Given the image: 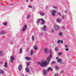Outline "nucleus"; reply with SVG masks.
I'll return each mask as SVG.
<instances>
[{
  "label": "nucleus",
  "mask_w": 76,
  "mask_h": 76,
  "mask_svg": "<svg viewBox=\"0 0 76 76\" xmlns=\"http://www.w3.org/2000/svg\"><path fill=\"white\" fill-rule=\"evenodd\" d=\"M46 27V26H43V30L44 31H46V29H45V28Z\"/></svg>",
  "instance_id": "nucleus-22"
},
{
  "label": "nucleus",
  "mask_w": 76,
  "mask_h": 76,
  "mask_svg": "<svg viewBox=\"0 0 76 76\" xmlns=\"http://www.w3.org/2000/svg\"><path fill=\"white\" fill-rule=\"evenodd\" d=\"M40 13L41 14V15H42V16H44V13L43 12H41Z\"/></svg>",
  "instance_id": "nucleus-25"
},
{
  "label": "nucleus",
  "mask_w": 76,
  "mask_h": 76,
  "mask_svg": "<svg viewBox=\"0 0 76 76\" xmlns=\"http://www.w3.org/2000/svg\"><path fill=\"white\" fill-rule=\"evenodd\" d=\"M65 12L66 13V11H65Z\"/></svg>",
  "instance_id": "nucleus-52"
},
{
  "label": "nucleus",
  "mask_w": 76,
  "mask_h": 76,
  "mask_svg": "<svg viewBox=\"0 0 76 76\" xmlns=\"http://www.w3.org/2000/svg\"><path fill=\"white\" fill-rule=\"evenodd\" d=\"M58 76V74L56 73L55 74H54V76Z\"/></svg>",
  "instance_id": "nucleus-35"
},
{
  "label": "nucleus",
  "mask_w": 76,
  "mask_h": 76,
  "mask_svg": "<svg viewBox=\"0 0 76 76\" xmlns=\"http://www.w3.org/2000/svg\"><path fill=\"white\" fill-rule=\"evenodd\" d=\"M53 7L54 8V9H56L57 8V7H56L54 6H53Z\"/></svg>",
  "instance_id": "nucleus-38"
},
{
  "label": "nucleus",
  "mask_w": 76,
  "mask_h": 76,
  "mask_svg": "<svg viewBox=\"0 0 76 76\" xmlns=\"http://www.w3.org/2000/svg\"><path fill=\"white\" fill-rule=\"evenodd\" d=\"M38 64L40 65L42 67H45V66H47L48 64V62L47 61H44V60H42V62H39L38 63Z\"/></svg>",
  "instance_id": "nucleus-1"
},
{
  "label": "nucleus",
  "mask_w": 76,
  "mask_h": 76,
  "mask_svg": "<svg viewBox=\"0 0 76 76\" xmlns=\"http://www.w3.org/2000/svg\"><path fill=\"white\" fill-rule=\"evenodd\" d=\"M25 70L26 72H27L28 73V72H30V70L29 69V68L28 67H26L25 69Z\"/></svg>",
  "instance_id": "nucleus-7"
},
{
  "label": "nucleus",
  "mask_w": 76,
  "mask_h": 76,
  "mask_svg": "<svg viewBox=\"0 0 76 76\" xmlns=\"http://www.w3.org/2000/svg\"><path fill=\"white\" fill-rule=\"evenodd\" d=\"M41 20L42 21V24L43 25V24H44L45 23V21H44V19L43 18H42L41 19Z\"/></svg>",
  "instance_id": "nucleus-12"
},
{
  "label": "nucleus",
  "mask_w": 76,
  "mask_h": 76,
  "mask_svg": "<svg viewBox=\"0 0 76 76\" xmlns=\"http://www.w3.org/2000/svg\"><path fill=\"white\" fill-rule=\"evenodd\" d=\"M44 51L46 53H48V49L46 48H45L44 49Z\"/></svg>",
  "instance_id": "nucleus-13"
},
{
  "label": "nucleus",
  "mask_w": 76,
  "mask_h": 76,
  "mask_svg": "<svg viewBox=\"0 0 76 76\" xmlns=\"http://www.w3.org/2000/svg\"><path fill=\"white\" fill-rule=\"evenodd\" d=\"M56 11L55 10H53L52 11V15H53V16H54L55 15H56Z\"/></svg>",
  "instance_id": "nucleus-5"
},
{
  "label": "nucleus",
  "mask_w": 76,
  "mask_h": 76,
  "mask_svg": "<svg viewBox=\"0 0 76 76\" xmlns=\"http://www.w3.org/2000/svg\"><path fill=\"white\" fill-rule=\"evenodd\" d=\"M58 14L60 16L61 15V14H60V12H58Z\"/></svg>",
  "instance_id": "nucleus-41"
},
{
  "label": "nucleus",
  "mask_w": 76,
  "mask_h": 76,
  "mask_svg": "<svg viewBox=\"0 0 76 76\" xmlns=\"http://www.w3.org/2000/svg\"><path fill=\"white\" fill-rule=\"evenodd\" d=\"M50 71L53 70V69L49 67L48 69V71H50Z\"/></svg>",
  "instance_id": "nucleus-15"
},
{
  "label": "nucleus",
  "mask_w": 76,
  "mask_h": 76,
  "mask_svg": "<svg viewBox=\"0 0 76 76\" xmlns=\"http://www.w3.org/2000/svg\"><path fill=\"white\" fill-rule=\"evenodd\" d=\"M61 42L62 43V44H63V41L61 40Z\"/></svg>",
  "instance_id": "nucleus-44"
},
{
  "label": "nucleus",
  "mask_w": 76,
  "mask_h": 76,
  "mask_svg": "<svg viewBox=\"0 0 76 76\" xmlns=\"http://www.w3.org/2000/svg\"><path fill=\"white\" fill-rule=\"evenodd\" d=\"M32 40H34V39H35V37H34V36L33 35L32 36Z\"/></svg>",
  "instance_id": "nucleus-29"
},
{
  "label": "nucleus",
  "mask_w": 76,
  "mask_h": 76,
  "mask_svg": "<svg viewBox=\"0 0 76 76\" xmlns=\"http://www.w3.org/2000/svg\"><path fill=\"white\" fill-rule=\"evenodd\" d=\"M10 59L11 61L13 63V60H15V59L14 58V56H12L10 58Z\"/></svg>",
  "instance_id": "nucleus-6"
},
{
  "label": "nucleus",
  "mask_w": 76,
  "mask_h": 76,
  "mask_svg": "<svg viewBox=\"0 0 76 76\" xmlns=\"http://www.w3.org/2000/svg\"><path fill=\"white\" fill-rule=\"evenodd\" d=\"M64 18V15H63L62 16V19H63Z\"/></svg>",
  "instance_id": "nucleus-42"
},
{
  "label": "nucleus",
  "mask_w": 76,
  "mask_h": 76,
  "mask_svg": "<svg viewBox=\"0 0 76 76\" xmlns=\"http://www.w3.org/2000/svg\"><path fill=\"white\" fill-rule=\"evenodd\" d=\"M27 17L28 18H30V15H28Z\"/></svg>",
  "instance_id": "nucleus-34"
},
{
  "label": "nucleus",
  "mask_w": 76,
  "mask_h": 76,
  "mask_svg": "<svg viewBox=\"0 0 76 76\" xmlns=\"http://www.w3.org/2000/svg\"><path fill=\"white\" fill-rule=\"evenodd\" d=\"M22 65H19V66L18 67V70H20L21 69H22Z\"/></svg>",
  "instance_id": "nucleus-8"
},
{
  "label": "nucleus",
  "mask_w": 76,
  "mask_h": 76,
  "mask_svg": "<svg viewBox=\"0 0 76 76\" xmlns=\"http://www.w3.org/2000/svg\"><path fill=\"white\" fill-rule=\"evenodd\" d=\"M61 54H62V53H59L58 54V56H60V55H61Z\"/></svg>",
  "instance_id": "nucleus-36"
},
{
  "label": "nucleus",
  "mask_w": 76,
  "mask_h": 76,
  "mask_svg": "<svg viewBox=\"0 0 76 76\" xmlns=\"http://www.w3.org/2000/svg\"><path fill=\"white\" fill-rule=\"evenodd\" d=\"M22 52V49L21 48L20 49V54H21Z\"/></svg>",
  "instance_id": "nucleus-31"
},
{
  "label": "nucleus",
  "mask_w": 76,
  "mask_h": 76,
  "mask_svg": "<svg viewBox=\"0 0 76 76\" xmlns=\"http://www.w3.org/2000/svg\"><path fill=\"white\" fill-rule=\"evenodd\" d=\"M28 7H30V8H32V6H30V5L28 6Z\"/></svg>",
  "instance_id": "nucleus-46"
},
{
  "label": "nucleus",
  "mask_w": 76,
  "mask_h": 76,
  "mask_svg": "<svg viewBox=\"0 0 76 76\" xmlns=\"http://www.w3.org/2000/svg\"><path fill=\"white\" fill-rule=\"evenodd\" d=\"M62 29H65V27H64V26H62Z\"/></svg>",
  "instance_id": "nucleus-40"
},
{
  "label": "nucleus",
  "mask_w": 76,
  "mask_h": 76,
  "mask_svg": "<svg viewBox=\"0 0 76 76\" xmlns=\"http://www.w3.org/2000/svg\"><path fill=\"white\" fill-rule=\"evenodd\" d=\"M55 69H59L58 66H55Z\"/></svg>",
  "instance_id": "nucleus-24"
},
{
  "label": "nucleus",
  "mask_w": 76,
  "mask_h": 76,
  "mask_svg": "<svg viewBox=\"0 0 76 76\" xmlns=\"http://www.w3.org/2000/svg\"><path fill=\"white\" fill-rule=\"evenodd\" d=\"M13 4H11V5H13Z\"/></svg>",
  "instance_id": "nucleus-50"
},
{
  "label": "nucleus",
  "mask_w": 76,
  "mask_h": 76,
  "mask_svg": "<svg viewBox=\"0 0 76 76\" xmlns=\"http://www.w3.org/2000/svg\"><path fill=\"white\" fill-rule=\"evenodd\" d=\"M58 58H58V57H57L56 58V59H57V60H58V59H59Z\"/></svg>",
  "instance_id": "nucleus-45"
},
{
  "label": "nucleus",
  "mask_w": 76,
  "mask_h": 76,
  "mask_svg": "<svg viewBox=\"0 0 76 76\" xmlns=\"http://www.w3.org/2000/svg\"><path fill=\"white\" fill-rule=\"evenodd\" d=\"M2 61H1L0 62V64H2Z\"/></svg>",
  "instance_id": "nucleus-48"
},
{
  "label": "nucleus",
  "mask_w": 76,
  "mask_h": 76,
  "mask_svg": "<svg viewBox=\"0 0 76 76\" xmlns=\"http://www.w3.org/2000/svg\"><path fill=\"white\" fill-rule=\"evenodd\" d=\"M31 0V1H32V0Z\"/></svg>",
  "instance_id": "nucleus-51"
},
{
  "label": "nucleus",
  "mask_w": 76,
  "mask_h": 76,
  "mask_svg": "<svg viewBox=\"0 0 76 76\" xmlns=\"http://www.w3.org/2000/svg\"><path fill=\"white\" fill-rule=\"evenodd\" d=\"M58 35L59 36H62L63 34L61 32L59 33Z\"/></svg>",
  "instance_id": "nucleus-23"
},
{
  "label": "nucleus",
  "mask_w": 76,
  "mask_h": 76,
  "mask_svg": "<svg viewBox=\"0 0 76 76\" xmlns=\"http://www.w3.org/2000/svg\"><path fill=\"white\" fill-rule=\"evenodd\" d=\"M54 28H55L56 31H58V30L60 29V27L59 26H54Z\"/></svg>",
  "instance_id": "nucleus-3"
},
{
  "label": "nucleus",
  "mask_w": 76,
  "mask_h": 76,
  "mask_svg": "<svg viewBox=\"0 0 76 76\" xmlns=\"http://www.w3.org/2000/svg\"><path fill=\"white\" fill-rule=\"evenodd\" d=\"M56 63V62L55 61H52L51 62V64H55V63Z\"/></svg>",
  "instance_id": "nucleus-28"
},
{
  "label": "nucleus",
  "mask_w": 76,
  "mask_h": 76,
  "mask_svg": "<svg viewBox=\"0 0 76 76\" xmlns=\"http://www.w3.org/2000/svg\"><path fill=\"white\" fill-rule=\"evenodd\" d=\"M40 20H41V19H40V18H39L37 20V23H39Z\"/></svg>",
  "instance_id": "nucleus-21"
},
{
  "label": "nucleus",
  "mask_w": 76,
  "mask_h": 76,
  "mask_svg": "<svg viewBox=\"0 0 76 76\" xmlns=\"http://www.w3.org/2000/svg\"><path fill=\"white\" fill-rule=\"evenodd\" d=\"M51 31H52V32H54V30H51Z\"/></svg>",
  "instance_id": "nucleus-37"
},
{
  "label": "nucleus",
  "mask_w": 76,
  "mask_h": 76,
  "mask_svg": "<svg viewBox=\"0 0 76 76\" xmlns=\"http://www.w3.org/2000/svg\"><path fill=\"white\" fill-rule=\"evenodd\" d=\"M69 50L68 48L65 49V50H66V51H69Z\"/></svg>",
  "instance_id": "nucleus-43"
},
{
  "label": "nucleus",
  "mask_w": 76,
  "mask_h": 76,
  "mask_svg": "<svg viewBox=\"0 0 76 76\" xmlns=\"http://www.w3.org/2000/svg\"><path fill=\"white\" fill-rule=\"evenodd\" d=\"M4 73V72L3 70L0 69V73Z\"/></svg>",
  "instance_id": "nucleus-16"
},
{
  "label": "nucleus",
  "mask_w": 76,
  "mask_h": 76,
  "mask_svg": "<svg viewBox=\"0 0 76 76\" xmlns=\"http://www.w3.org/2000/svg\"><path fill=\"white\" fill-rule=\"evenodd\" d=\"M0 34H5V32L4 31H1L0 33Z\"/></svg>",
  "instance_id": "nucleus-18"
},
{
  "label": "nucleus",
  "mask_w": 76,
  "mask_h": 76,
  "mask_svg": "<svg viewBox=\"0 0 76 76\" xmlns=\"http://www.w3.org/2000/svg\"><path fill=\"white\" fill-rule=\"evenodd\" d=\"M47 72H48V71H45V69L43 70V74L44 75H47Z\"/></svg>",
  "instance_id": "nucleus-9"
},
{
  "label": "nucleus",
  "mask_w": 76,
  "mask_h": 76,
  "mask_svg": "<svg viewBox=\"0 0 76 76\" xmlns=\"http://www.w3.org/2000/svg\"><path fill=\"white\" fill-rule=\"evenodd\" d=\"M30 64H31V62H28L27 63V66H29V65H30Z\"/></svg>",
  "instance_id": "nucleus-20"
},
{
  "label": "nucleus",
  "mask_w": 76,
  "mask_h": 76,
  "mask_svg": "<svg viewBox=\"0 0 76 76\" xmlns=\"http://www.w3.org/2000/svg\"><path fill=\"white\" fill-rule=\"evenodd\" d=\"M27 28V26L25 25L24 26L22 30V31H25V30Z\"/></svg>",
  "instance_id": "nucleus-4"
},
{
  "label": "nucleus",
  "mask_w": 76,
  "mask_h": 76,
  "mask_svg": "<svg viewBox=\"0 0 76 76\" xmlns=\"http://www.w3.org/2000/svg\"><path fill=\"white\" fill-rule=\"evenodd\" d=\"M61 59L59 58L58 61V63H59V62H61Z\"/></svg>",
  "instance_id": "nucleus-19"
},
{
  "label": "nucleus",
  "mask_w": 76,
  "mask_h": 76,
  "mask_svg": "<svg viewBox=\"0 0 76 76\" xmlns=\"http://www.w3.org/2000/svg\"><path fill=\"white\" fill-rule=\"evenodd\" d=\"M26 60H31V58L29 57H26Z\"/></svg>",
  "instance_id": "nucleus-11"
},
{
  "label": "nucleus",
  "mask_w": 76,
  "mask_h": 76,
  "mask_svg": "<svg viewBox=\"0 0 76 76\" xmlns=\"http://www.w3.org/2000/svg\"><path fill=\"white\" fill-rule=\"evenodd\" d=\"M38 48H37L36 47H34V49L35 50H38Z\"/></svg>",
  "instance_id": "nucleus-27"
},
{
  "label": "nucleus",
  "mask_w": 76,
  "mask_h": 76,
  "mask_svg": "<svg viewBox=\"0 0 76 76\" xmlns=\"http://www.w3.org/2000/svg\"><path fill=\"white\" fill-rule=\"evenodd\" d=\"M55 50L56 51H58V48H55Z\"/></svg>",
  "instance_id": "nucleus-33"
},
{
  "label": "nucleus",
  "mask_w": 76,
  "mask_h": 76,
  "mask_svg": "<svg viewBox=\"0 0 76 76\" xmlns=\"http://www.w3.org/2000/svg\"><path fill=\"white\" fill-rule=\"evenodd\" d=\"M65 47H66V48H68V45H65Z\"/></svg>",
  "instance_id": "nucleus-39"
},
{
  "label": "nucleus",
  "mask_w": 76,
  "mask_h": 76,
  "mask_svg": "<svg viewBox=\"0 0 76 76\" xmlns=\"http://www.w3.org/2000/svg\"><path fill=\"white\" fill-rule=\"evenodd\" d=\"M56 21L57 22H60L61 21V20L60 19H56Z\"/></svg>",
  "instance_id": "nucleus-14"
},
{
  "label": "nucleus",
  "mask_w": 76,
  "mask_h": 76,
  "mask_svg": "<svg viewBox=\"0 0 76 76\" xmlns=\"http://www.w3.org/2000/svg\"><path fill=\"white\" fill-rule=\"evenodd\" d=\"M64 64V63H63V62H61V63L60 64Z\"/></svg>",
  "instance_id": "nucleus-47"
},
{
  "label": "nucleus",
  "mask_w": 76,
  "mask_h": 76,
  "mask_svg": "<svg viewBox=\"0 0 76 76\" xmlns=\"http://www.w3.org/2000/svg\"><path fill=\"white\" fill-rule=\"evenodd\" d=\"M30 52V56H32V55L34 54V52L33 50H31Z\"/></svg>",
  "instance_id": "nucleus-10"
},
{
  "label": "nucleus",
  "mask_w": 76,
  "mask_h": 76,
  "mask_svg": "<svg viewBox=\"0 0 76 76\" xmlns=\"http://www.w3.org/2000/svg\"><path fill=\"white\" fill-rule=\"evenodd\" d=\"M26 2H28V1L26 0Z\"/></svg>",
  "instance_id": "nucleus-49"
},
{
  "label": "nucleus",
  "mask_w": 76,
  "mask_h": 76,
  "mask_svg": "<svg viewBox=\"0 0 76 76\" xmlns=\"http://www.w3.org/2000/svg\"><path fill=\"white\" fill-rule=\"evenodd\" d=\"M60 42H61V40H58L57 42L58 44H60Z\"/></svg>",
  "instance_id": "nucleus-30"
},
{
  "label": "nucleus",
  "mask_w": 76,
  "mask_h": 76,
  "mask_svg": "<svg viewBox=\"0 0 76 76\" xmlns=\"http://www.w3.org/2000/svg\"><path fill=\"white\" fill-rule=\"evenodd\" d=\"M52 56H53V55H52V54L51 53L50 54V55L47 58V59L48 61L49 62L50 61V59L52 58Z\"/></svg>",
  "instance_id": "nucleus-2"
},
{
  "label": "nucleus",
  "mask_w": 76,
  "mask_h": 76,
  "mask_svg": "<svg viewBox=\"0 0 76 76\" xmlns=\"http://www.w3.org/2000/svg\"><path fill=\"white\" fill-rule=\"evenodd\" d=\"M7 23H3V25H5V26H6V25H7Z\"/></svg>",
  "instance_id": "nucleus-32"
},
{
  "label": "nucleus",
  "mask_w": 76,
  "mask_h": 76,
  "mask_svg": "<svg viewBox=\"0 0 76 76\" xmlns=\"http://www.w3.org/2000/svg\"><path fill=\"white\" fill-rule=\"evenodd\" d=\"M4 66L5 67H7V62H5V64H4Z\"/></svg>",
  "instance_id": "nucleus-17"
},
{
  "label": "nucleus",
  "mask_w": 76,
  "mask_h": 76,
  "mask_svg": "<svg viewBox=\"0 0 76 76\" xmlns=\"http://www.w3.org/2000/svg\"><path fill=\"white\" fill-rule=\"evenodd\" d=\"M0 56H3V53L1 51H0Z\"/></svg>",
  "instance_id": "nucleus-26"
}]
</instances>
